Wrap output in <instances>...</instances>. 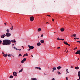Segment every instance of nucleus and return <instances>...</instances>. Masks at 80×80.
Segmentation results:
<instances>
[{
    "label": "nucleus",
    "mask_w": 80,
    "mask_h": 80,
    "mask_svg": "<svg viewBox=\"0 0 80 80\" xmlns=\"http://www.w3.org/2000/svg\"><path fill=\"white\" fill-rule=\"evenodd\" d=\"M22 54H21V53H20V54H19L18 57H22Z\"/></svg>",
    "instance_id": "obj_27"
},
{
    "label": "nucleus",
    "mask_w": 80,
    "mask_h": 80,
    "mask_svg": "<svg viewBox=\"0 0 80 80\" xmlns=\"http://www.w3.org/2000/svg\"><path fill=\"white\" fill-rule=\"evenodd\" d=\"M26 60H27V59L26 58H24L23 59L24 62H25V61H26Z\"/></svg>",
    "instance_id": "obj_29"
},
{
    "label": "nucleus",
    "mask_w": 80,
    "mask_h": 80,
    "mask_svg": "<svg viewBox=\"0 0 80 80\" xmlns=\"http://www.w3.org/2000/svg\"><path fill=\"white\" fill-rule=\"evenodd\" d=\"M53 33H56L55 32H53Z\"/></svg>",
    "instance_id": "obj_62"
},
{
    "label": "nucleus",
    "mask_w": 80,
    "mask_h": 80,
    "mask_svg": "<svg viewBox=\"0 0 80 80\" xmlns=\"http://www.w3.org/2000/svg\"><path fill=\"white\" fill-rule=\"evenodd\" d=\"M66 52V53H68V51L67 50Z\"/></svg>",
    "instance_id": "obj_49"
},
{
    "label": "nucleus",
    "mask_w": 80,
    "mask_h": 80,
    "mask_svg": "<svg viewBox=\"0 0 80 80\" xmlns=\"http://www.w3.org/2000/svg\"><path fill=\"white\" fill-rule=\"evenodd\" d=\"M77 42H79V43H80V41H77Z\"/></svg>",
    "instance_id": "obj_50"
},
{
    "label": "nucleus",
    "mask_w": 80,
    "mask_h": 80,
    "mask_svg": "<svg viewBox=\"0 0 80 80\" xmlns=\"http://www.w3.org/2000/svg\"><path fill=\"white\" fill-rule=\"evenodd\" d=\"M2 41L0 40V44L2 43Z\"/></svg>",
    "instance_id": "obj_35"
},
{
    "label": "nucleus",
    "mask_w": 80,
    "mask_h": 80,
    "mask_svg": "<svg viewBox=\"0 0 80 80\" xmlns=\"http://www.w3.org/2000/svg\"><path fill=\"white\" fill-rule=\"evenodd\" d=\"M66 80H68V77H67L66 78Z\"/></svg>",
    "instance_id": "obj_36"
},
{
    "label": "nucleus",
    "mask_w": 80,
    "mask_h": 80,
    "mask_svg": "<svg viewBox=\"0 0 80 80\" xmlns=\"http://www.w3.org/2000/svg\"><path fill=\"white\" fill-rule=\"evenodd\" d=\"M52 22H54V19H52Z\"/></svg>",
    "instance_id": "obj_39"
},
{
    "label": "nucleus",
    "mask_w": 80,
    "mask_h": 80,
    "mask_svg": "<svg viewBox=\"0 0 80 80\" xmlns=\"http://www.w3.org/2000/svg\"><path fill=\"white\" fill-rule=\"evenodd\" d=\"M4 24L5 25V26H6V25H7V23H6V22Z\"/></svg>",
    "instance_id": "obj_37"
},
{
    "label": "nucleus",
    "mask_w": 80,
    "mask_h": 80,
    "mask_svg": "<svg viewBox=\"0 0 80 80\" xmlns=\"http://www.w3.org/2000/svg\"><path fill=\"white\" fill-rule=\"evenodd\" d=\"M21 49H19V51H21Z\"/></svg>",
    "instance_id": "obj_59"
},
{
    "label": "nucleus",
    "mask_w": 80,
    "mask_h": 80,
    "mask_svg": "<svg viewBox=\"0 0 80 80\" xmlns=\"http://www.w3.org/2000/svg\"><path fill=\"white\" fill-rule=\"evenodd\" d=\"M78 60H79V58H78Z\"/></svg>",
    "instance_id": "obj_60"
},
{
    "label": "nucleus",
    "mask_w": 80,
    "mask_h": 80,
    "mask_svg": "<svg viewBox=\"0 0 80 80\" xmlns=\"http://www.w3.org/2000/svg\"><path fill=\"white\" fill-rule=\"evenodd\" d=\"M6 32L7 33H9V32H10V31L8 29H7L6 30Z\"/></svg>",
    "instance_id": "obj_17"
},
{
    "label": "nucleus",
    "mask_w": 80,
    "mask_h": 80,
    "mask_svg": "<svg viewBox=\"0 0 80 80\" xmlns=\"http://www.w3.org/2000/svg\"><path fill=\"white\" fill-rule=\"evenodd\" d=\"M61 40H62V41H63V40H64V39H61Z\"/></svg>",
    "instance_id": "obj_45"
},
{
    "label": "nucleus",
    "mask_w": 80,
    "mask_h": 80,
    "mask_svg": "<svg viewBox=\"0 0 80 80\" xmlns=\"http://www.w3.org/2000/svg\"><path fill=\"white\" fill-rule=\"evenodd\" d=\"M73 68V66H71V68Z\"/></svg>",
    "instance_id": "obj_43"
},
{
    "label": "nucleus",
    "mask_w": 80,
    "mask_h": 80,
    "mask_svg": "<svg viewBox=\"0 0 80 80\" xmlns=\"http://www.w3.org/2000/svg\"><path fill=\"white\" fill-rule=\"evenodd\" d=\"M57 38V40H62V39H59V38Z\"/></svg>",
    "instance_id": "obj_28"
},
{
    "label": "nucleus",
    "mask_w": 80,
    "mask_h": 80,
    "mask_svg": "<svg viewBox=\"0 0 80 80\" xmlns=\"http://www.w3.org/2000/svg\"><path fill=\"white\" fill-rule=\"evenodd\" d=\"M11 42H12V43H15L16 42V41H15V39H14V40H12Z\"/></svg>",
    "instance_id": "obj_8"
},
{
    "label": "nucleus",
    "mask_w": 80,
    "mask_h": 80,
    "mask_svg": "<svg viewBox=\"0 0 80 80\" xmlns=\"http://www.w3.org/2000/svg\"><path fill=\"white\" fill-rule=\"evenodd\" d=\"M6 36L7 37H10L11 36V33H9V32H7L6 33Z\"/></svg>",
    "instance_id": "obj_2"
},
{
    "label": "nucleus",
    "mask_w": 80,
    "mask_h": 80,
    "mask_svg": "<svg viewBox=\"0 0 80 80\" xmlns=\"http://www.w3.org/2000/svg\"><path fill=\"white\" fill-rule=\"evenodd\" d=\"M75 54H76V55L78 54L80 55V50H77V52H75Z\"/></svg>",
    "instance_id": "obj_6"
},
{
    "label": "nucleus",
    "mask_w": 80,
    "mask_h": 80,
    "mask_svg": "<svg viewBox=\"0 0 80 80\" xmlns=\"http://www.w3.org/2000/svg\"><path fill=\"white\" fill-rule=\"evenodd\" d=\"M76 39H77V40H79V38H77Z\"/></svg>",
    "instance_id": "obj_47"
},
{
    "label": "nucleus",
    "mask_w": 80,
    "mask_h": 80,
    "mask_svg": "<svg viewBox=\"0 0 80 80\" xmlns=\"http://www.w3.org/2000/svg\"><path fill=\"white\" fill-rule=\"evenodd\" d=\"M60 30L61 32H64L65 31V29L63 28H61L60 29Z\"/></svg>",
    "instance_id": "obj_11"
},
{
    "label": "nucleus",
    "mask_w": 80,
    "mask_h": 80,
    "mask_svg": "<svg viewBox=\"0 0 80 80\" xmlns=\"http://www.w3.org/2000/svg\"><path fill=\"white\" fill-rule=\"evenodd\" d=\"M12 55V54H8V57H11Z\"/></svg>",
    "instance_id": "obj_24"
},
{
    "label": "nucleus",
    "mask_w": 80,
    "mask_h": 80,
    "mask_svg": "<svg viewBox=\"0 0 80 80\" xmlns=\"http://www.w3.org/2000/svg\"><path fill=\"white\" fill-rule=\"evenodd\" d=\"M55 70H57V68H52V72H54V71H55Z\"/></svg>",
    "instance_id": "obj_9"
},
{
    "label": "nucleus",
    "mask_w": 80,
    "mask_h": 80,
    "mask_svg": "<svg viewBox=\"0 0 80 80\" xmlns=\"http://www.w3.org/2000/svg\"><path fill=\"white\" fill-rule=\"evenodd\" d=\"M3 56H4V57H7L8 56V55H7V54L6 53V54H3Z\"/></svg>",
    "instance_id": "obj_14"
},
{
    "label": "nucleus",
    "mask_w": 80,
    "mask_h": 80,
    "mask_svg": "<svg viewBox=\"0 0 80 80\" xmlns=\"http://www.w3.org/2000/svg\"><path fill=\"white\" fill-rule=\"evenodd\" d=\"M23 50L24 49V47L23 48Z\"/></svg>",
    "instance_id": "obj_61"
},
{
    "label": "nucleus",
    "mask_w": 80,
    "mask_h": 80,
    "mask_svg": "<svg viewBox=\"0 0 80 80\" xmlns=\"http://www.w3.org/2000/svg\"><path fill=\"white\" fill-rule=\"evenodd\" d=\"M24 54L25 55V56H28V54L27 53L25 54Z\"/></svg>",
    "instance_id": "obj_32"
},
{
    "label": "nucleus",
    "mask_w": 80,
    "mask_h": 80,
    "mask_svg": "<svg viewBox=\"0 0 80 80\" xmlns=\"http://www.w3.org/2000/svg\"><path fill=\"white\" fill-rule=\"evenodd\" d=\"M13 48H14L15 49L16 48L15 47V46Z\"/></svg>",
    "instance_id": "obj_48"
},
{
    "label": "nucleus",
    "mask_w": 80,
    "mask_h": 80,
    "mask_svg": "<svg viewBox=\"0 0 80 80\" xmlns=\"http://www.w3.org/2000/svg\"><path fill=\"white\" fill-rule=\"evenodd\" d=\"M44 75H46L45 73H44Z\"/></svg>",
    "instance_id": "obj_63"
},
{
    "label": "nucleus",
    "mask_w": 80,
    "mask_h": 80,
    "mask_svg": "<svg viewBox=\"0 0 80 80\" xmlns=\"http://www.w3.org/2000/svg\"><path fill=\"white\" fill-rule=\"evenodd\" d=\"M57 69H58V70H60V69L62 68V67L61 66H58V67H57Z\"/></svg>",
    "instance_id": "obj_12"
},
{
    "label": "nucleus",
    "mask_w": 80,
    "mask_h": 80,
    "mask_svg": "<svg viewBox=\"0 0 80 80\" xmlns=\"http://www.w3.org/2000/svg\"><path fill=\"white\" fill-rule=\"evenodd\" d=\"M52 80H55V78H53L52 79Z\"/></svg>",
    "instance_id": "obj_46"
},
{
    "label": "nucleus",
    "mask_w": 80,
    "mask_h": 80,
    "mask_svg": "<svg viewBox=\"0 0 80 80\" xmlns=\"http://www.w3.org/2000/svg\"><path fill=\"white\" fill-rule=\"evenodd\" d=\"M46 23H49L48 22H46Z\"/></svg>",
    "instance_id": "obj_53"
},
{
    "label": "nucleus",
    "mask_w": 80,
    "mask_h": 80,
    "mask_svg": "<svg viewBox=\"0 0 80 80\" xmlns=\"http://www.w3.org/2000/svg\"><path fill=\"white\" fill-rule=\"evenodd\" d=\"M35 68H38V70H41V68H40V67H36Z\"/></svg>",
    "instance_id": "obj_23"
},
{
    "label": "nucleus",
    "mask_w": 80,
    "mask_h": 80,
    "mask_svg": "<svg viewBox=\"0 0 80 80\" xmlns=\"http://www.w3.org/2000/svg\"><path fill=\"white\" fill-rule=\"evenodd\" d=\"M77 80H80V78H79V79H78Z\"/></svg>",
    "instance_id": "obj_52"
},
{
    "label": "nucleus",
    "mask_w": 80,
    "mask_h": 80,
    "mask_svg": "<svg viewBox=\"0 0 80 80\" xmlns=\"http://www.w3.org/2000/svg\"><path fill=\"white\" fill-rule=\"evenodd\" d=\"M77 48V47L75 48L74 49H73V50H76Z\"/></svg>",
    "instance_id": "obj_33"
},
{
    "label": "nucleus",
    "mask_w": 80,
    "mask_h": 80,
    "mask_svg": "<svg viewBox=\"0 0 80 80\" xmlns=\"http://www.w3.org/2000/svg\"><path fill=\"white\" fill-rule=\"evenodd\" d=\"M4 52H2V54H4Z\"/></svg>",
    "instance_id": "obj_54"
},
{
    "label": "nucleus",
    "mask_w": 80,
    "mask_h": 80,
    "mask_svg": "<svg viewBox=\"0 0 80 80\" xmlns=\"http://www.w3.org/2000/svg\"><path fill=\"white\" fill-rule=\"evenodd\" d=\"M5 37H6V35L4 34L1 35V38H5Z\"/></svg>",
    "instance_id": "obj_7"
},
{
    "label": "nucleus",
    "mask_w": 80,
    "mask_h": 80,
    "mask_svg": "<svg viewBox=\"0 0 80 80\" xmlns=\"http://www.w3.org/2000/svg\"><path fill=\"white\" fill-rule=\"evenodd\" d=\"M24 62H25L23 60L21 62V63H24Z\"/></svg>",
    "instance_id": "obj_31"
},
{
    "label": "nucleus",
    "mask_w": 80,
    "mask_h": 80,
    "mask_svg": "<svg viewBox=\"0 0 80 80\" xmlns=\"http://www.w3.org/2000/svg\"><path fill=\"white\" fill-rule=\"evenodd\" d=\"M73 36L75 37H76L77 36V35L76 34H73V35H72V37H73Z\"/></svg>",
    "instance_id": "obj_30"
},
{
    "label": "nucleus",
    "mask_w": 80,
    "mask_h": 80,
    "mask_svg": "<svg viewBox=\"0 0 80 80\" xmlns=\"http://www.w3.org/2000/svg\"><path fill=\"white\" fill-rule=\"evenodd\" d=\"M40 42L42 43H44L45 42V41H44L43 40H41Z\"/></svg>",
    "instance_id": "obj_10"
},
{
    "label": "nucleus",
    "mask_w": 80,
    "mask_h": 80,
    "mask_svg": "<svg viewBox=\"0 0 80 80\" xmlns=\"http://www.w3.org/2000/svg\"><path fill=\"white\" fill-rule=\"evenodd\" d=\"M25 55L24 54L23 55V57H25Z\"/></svg>",
    "instance_id": "obj_42"
},
{
    "label": "nucleus",
    "mask_w": 80,
    "mask_h": 80,
    "mask_svg": "<svg viewBox=\"0 0 80 80\" xmlns=\"http://www.w3.org/2000/svg\"><path fill=\"white\" fill-rule=\"evenodd\" d=\"M30 50H31V49L29 48V49H28V51H30Z\"/></svg>",
    "instance_id": "obj_40"
},
{
    "label": "nucleus",
    "mask_w": 80,
    "mask_h": 80,
    "mask_svg": "<svg viewBox=\"0 0 80 80\" xmlns=\"http://www.w3.org/2000/svg\"><path fill=\"white\" fill-rule=\"evenodd\" d=\"M30 21L31 22H32V21H33V20H34V17H33V16L30 17Z\"/></svg>",
    "instance_id": "obj_4"
},
{
    "label": "nucleus",
    "mask_w": 80,
    "mask_h": 80,
    "mask_svg": "<svg viewBox=\"0 0 80 80\" xmlns=\"http://www.w3.org/2000/svg\"><path fill=\"white\" fill-rule=\"evenodd\" d=\"M74 39H77V38H74Z\"/></svg>",
    "instance_id": "obj_51"
},
{
    "label": "nucleus",
    "mask_w": 80,
    "mask_h": 80,
    "mask_svg": "<svg viewBox=\"0 0 80 80\" xmlns=\"http://www.w3.org/2000/svg\"><path fill=\"white\" fill-rule=\"evenodd\" d=\"M17 73L15 72H13V75L14 77H17Z\"/></svg>",
    "instance_id": "obj_5"
},
{
    "label": "nucleus",
    "mask_w": 80,
    "mask_h": 80,
    "mask_svg": "<svg viewBox=\"0 0 80 80\" xmlns=\"http://www.w3.org/2000/svg\"><path fill=\"white\" fill-rule=\"evenodd\" d=\"M31 80H37V78H31Z\"/></svg>",
    "instance_id": "obj_22"
},
{
    "label": "nucleus",
    "mask_w": 80,
    "mask_h": 80,
    "mask_svg": "<svg viewBox=\"0 0 80 80\" xmlns=\"http://www.w3.org/2000/svg\"><path fill=\"white\" fill-rule=\"evenodd\" d=\"M13 45H14V44H12V46H13Z\"/></svg>",
    "instance_id": "obj_56"
},
{
    "label": "nucleus",
    "mask_w": 80,
    "mask_h": 80,
    "mask_svg": "<svg viewBox=\"0 0 80 80\" xmlns=\"http://www.w3.org/2000/svg\"><path fill=\"white\" fill-rule=\"evenodd\" d=\"M28 47L29 48L31 49V50H32L33 48H35L33 46H31L29 45H28Z\"/></svg>",
    "instance_id": "obj_3"
},
{
    "label": "nucleus",
    "mask_w": 80,
    "mask_h": 80,
    "mask_svg": "<svg viewBox=\"0 0 80 80\" xmlns=\"http://www.w3.org/2000/svg\"><path fill=\"white\" fill-rule=\"evenodd\" d=\"M9 78H13V76L11 75L9 77Z\"/></svg>",
    "instance_id": "obj_25"
},
{
    "label": "nucleus",
    "mask_w": 80,
    "mask_h": 80,
    "mask_svg": "<svg viewBox=\"0 0 80 80\" xmlns=\"http://www.w3.org/2000/svg\"><path fill=\"white\" fill-rule=\"evenodd\" d=\"M16 50H18V49L16 48Z\"/></svg>",
    "instance_id": "obj_55"
},
{
    "label": "nucleus",
    "mask_w": 80,
    "mask_h": 80,
    "mask_svg": "<svg viewBox=\"0 0 80 80\" xmlns=\"http://www.w3.org/2000/svg\"><path fill=\"white\" fill-rule=\"evenodd\" d=\"M41 37H43V34H42V35L41 36Z\"/></svg>",
    "instance_id": "obj_34"
},
{
    "label": "nucleus",
    "mask_w": 80,
    "mask_h": 80,
    "mask_svg": "<svg viewBox=\"0 0 80 80\" xmlns=\"http://www.w3.org/2000/svg\"><path fill=\"white\" fill-rule=\"evenodd\" d=\"M58 75H61V73H60V72H59V71H58Z\"/></svg>",
    "instance_id": "obj_26"
},
{
    "label": "nucleus",
    "mask_w": 80,
    "mask_h": 80,
    "mask_svg": "<svg viewBox=\"0 0 80 80\" xmlns=\"http://www.w3.org/2000/svg\"><path fill=\"white\" fill-rule=\"evenodd\" d=\"M57 48V49H58L59 48H60V47H58V48Z\"/></svg>",
    "instance_id": "obj_41"
},
{
    "label": "nucleus",
    "mask_w": 80,
    "mask_h": 80,
    "mask_svg": "<svg viewBox=\"0 0 80 80\" xmlns=\"http://www.w3.org/2000/svg\"><path fill=\"white\" fill-rule=\"evenodd\" d=\"M31 57H33V56H32V55H31Z\"/></svg>",
    "instance_id": "obj_58"
},
{
    "label": "nucleus",
    "mask_w": 80,
    "mask_h": 80,
    "mask_svg": "<svg viewBox=\"0 0 80 80\" xmlns=\"http://www.w3.org/2000/svg\"><path fill=\"white\" fill-rule=\"evenodd\" d=\"M63 43L64 44H65V45H67V44H68V43L65 41H64Z\"/></svg>",
    "instance_id": "obj_16"
},
{
    "label": "nucleus",
    "mask_w": 80,
    "mask_h": 80,
    "mask_svg": "<svg viewBox=\"0 0 80 80\" xmlns=\"http://www.w3.org/2000/svg\"><path fill=\"white\" fill-rule=\"evenodd\" d=\"M22 71H23V68H22V69H21V70H20L18 73H20V72H22Z\"/></svg>",
    "instance_id": "obj_18"
},
{
    "label": "nucleus",
    "mask_w": 80,
    "mask_h": 80,
    "mask_svg": "<svg viewBox=\"0 0 80 80\" xmlns=\"http://www.w3.org/2000/svg\"><path fill=\"white\" fill-rule=\"evenodd\" d=\"M3 43L2 45H9L11 44V41L8 39H5L3 41Z\"/></svg>",
    "instance_id": "obj_1"
},
{
    "label": "nucleus",
    "mask_w": 80,
    "mask_h": 80,
    "mask_svg": "<svg viewBox=\"0 0 80 80\" xmlns=\"http://www.w3.org/2000/svg\"><path fill=\"white\" fill-rule=\"evenodd\" d=\"M37 45L38 46H40L41 45V43L40 42H38L37 44Z\"/></svg>",
    "instance_id": "obj_13"
},
{
    "label": "nucleus",
    "mask_w": 80,
    "mask_h": 80,
    "mask_svg": "<svg viewBox=\"0 0 80 80\" xmlns=\"http://www.w3.org/2000/svg\"><path fill=\"white\" fill-rule=\"evenodd\" d=\"M47 16H48V17H51V16L50 15H47Z\"/></svg>",
    "instance_id": "obj_44"
},
{
    "label": "nucleus",
    "mask_w": 80,
    "mask_h": 80,
    "mask_svg": "<svg viewBox=\"0 0 80 80\" xmlns=\"http://www.w3.org/2000/svg\"><path fill=\"white\" fill-rule=\"evenodd\" d=\"M75 69L76 70H78L79 69V67L77 66L75 68Z\"/></svg>",
    "instance_id": "obj_15"
},
{
    "label": "nucleus",
    "mask_w": 80,
    "mask_h": 80,
    "mask_svg": "<svg viewBox=\"0 0 80 80\" xmlns=\"http://www.w3.org/2000/svg\"><path fill=\"white\" fill-rule=\"evenodd\" d=\"M13 29V26H12L10 28V29L11 30H12Z\"/></svg>",
    "instance_id": "obj_21"
},
{
    "label": "nucleus",
    "mask_w": 80,
    "mask_h": 80,
    "mask_svg": "<svg viewBox=\"0 0 80 80\" xmlns=\"http://www.w3.org/2000/svg\"><path fill=\"white\" fill-rule=\"evenodd\" d=\"M12 57H14V56L12 55Z\"/></svg>",
    "instance_id": "obj_57"
},
{
    "label": "nucleus",
    "mask_w": 80,
    "mask_h": 80,
    "mask_svg": "<svg viewBox=\"0 0 80 80\" xmlns=\"http://www.w3.org/2000/svg\"><path fill=\"white\" fill-rule=\"evenodd\" d=\"M22 47L23 48V46H22Z\"/></svg>",
    "instance_id": "obj_64"
},
{
    "label": "nucleus",
    "mask_w": 80,
    "mask_h": 80,
    "mask_svg": "<svg viewBox=\"0 0 80 80\" xmlns=\"http://www.w3.org/2000/svg\"><path fill=\"white\" fill-rule=\"evenodd\" d=\"M41 31V28H39L38 30V32H40Z\"/></svg>",
    "instance_id": "obj_20"
},
{
    "label": "nucleus",
    "mask_w": 80,
    "mask_h": 80,
    "mask_svg": "<svg viewBox=\"0 0 80 80\" xmlns=\"http://www.w3.org/2000/svg\"><path fill=\"white\" fill-rule=\"evenodd\" d=\"M67 45H68V46H70V45L68 44H68Z\"/></svg>",
    "instance_id": "obj_38"
},
{
    "label": "nucleus",
    "mask_w": 80,
    "mask_h": 80,
    "mask_svg": "<svg viewBox=\"0 0 80 80\" xmlns=\"http://www.w3.org/2000/svg\"><path fill=\"white\" fill-rule=\"evenodd\" d=\"M68 69H66V74H67V73H69V72H68Z\"/></svg>",
    "instance_id": "obj_19"
}]
</instances>
